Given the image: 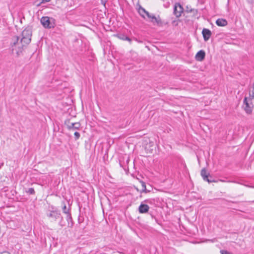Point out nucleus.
<instances>
[{
    "mask_svg": "<svg viewBox=\"0 0 254 254\" xmlns=\"http://www.w3.org/2000/svg\"><path fill=\"white\" fill-rule=\"evenodd\" d=\"M216 23L219 26H225L227 25L228 22L225 19L219 18L216 20Z\"/></svg>",
    "mask_w": 254,
    "mask_h": 254,
    "instance_id": "14",
    "label": "nucleus"
},
{
    "mask_svg": "<svg viewBox=\"0 0 254 254\" xmlns=\"http://www.w3.org/2000/svg\"><path fill=\"white\" fill-rule=\"evenodd\" d=\"M250 95L253 98H254V83L253 84L252 89L250 90Z\"/></svg>",
    "mask_w": 254,
    "mask_h": 254,
    "instance_id": "20",
    "label": "nucleus"
},
{
    "mask_svg": "<svg viewBox=\"0 0 254 254\" xmlns=\"http://www.w3.org/2000/svg\"><path fill=\"white\" fill-rule=\"evenodd\" d=\"M145 15L148 18L149 20L151 19V17L154 15L153 14H150L149 12L146 11Z\"/></svg>",
    "mask_w": 254,
    "mask_h": 254,
    "instance_id": "23",
    "label": "nucleus"
},
{
    "mask_svg": "<svg viewBox=\"0 0 254 254\" xmlns=\"http://www.w3.org/2000/svg\"><path fill=\"white\" fill-rule=\"evenodd\" d=\"M41 23L45 28H51L54 27L50 20V18L48 16H43L41 19Z\"/></svg>",
    "mask_w": 254,
    "mask_h": 254,
    "instance_id": "6",
    "label": "nucleus"
},
{
    "mask_svg": "<svg viewBox=\"0 0 254 254\" xmlns=\"http://www.w3.org/2000/svg\"><path fill=\"white\" fill-rule=\"evenodd\" d=\"M205 53L204 51L200 50L197 53L195 56V59L198 61H202L205 58Z\"/></svg>",
    "mask_w": 254,
    "mask_h": 254,
    "instance_id": "13",
    "label": "nucleus"
},
{
    "mask_svg": "<svg viewBox=\"0 0 254 254\" xmlns=\"http://www.w3.org/2000/svg\"><path fill=\"white\" fill-rule=\"evenodd\" d=\"M46 215L51 222L56 221L57 220L60 219L59 225L62 227L63 226L62 224V221L63 220V217L61 215L60 211L56 207L52 206L47 212Z\"/></svg>",
    "mask_w": 254,
    "mask_h": 254,
    "instance_id": "1",
    "label": "nucleus"
},
{
    "mask_svg": "<svg viewBox=\"0 0 254 254\" xmlns=\"http://www.w3.org/2000/svg\"><path fill=\"white\" fill-rule=\"evenodd\" d=\"M119 38L122 40H124V41H128L130 43H131V39L129 38L128 37L125 35H120L119 36Z\"/></svg>",
    "mask_w": 254,
    "mask_h": 254,
    "instance_id": "17",
    "label": "nucleus"
},
{
    "mask_svg": "<svg viewBox=\"0 0 254 254\" xmlns=\"http://www.w3.org/2000/svg\"><path fill=\"white\" fill-rule=\"evenodd\" d=\"M149 209L148 205L141 203L138 207V211L140 213H145L148 211Z\"/></svg>",
    "mask_w": 254,
    "mask_h": 254,
    "instance_id": "11",
    "label": "nucleus"
},
{
    "mask_svg": "<svg viewBox=\"0 0 254 254\" xmlns=\"http://www.w3.org/2000/svg\"><path fill=\"white\" fill-rule=\"evenodd\" d=\"M51 0H42L41 3L50 1Z\"/></svg>",
    "mask_w": 254,
    "mask_h": 254,
    "instance_id": "25",
    "label": "nucleus"
},
{
    "mask_svg": "<svg viewBox=\"0 0 254 254\" xmlns=\"http://www.w3.org/2000/svg\"><path fill=\"white\" fill-rule=\"evenodd\" d=\"M66 220L69 222L70 221H71L72 220V217H71V213L70 212L68 213V214H66Z\"/></svg>",
    "mask_w": 254,
    "mask_h": 254,
    "instance_id": "21",
    "label": "nucleus"
},
{
    "mask_svg": "<svg viewBox=\"0 0 254 254\" xmlns=\"http://www.w3.org/2000/svg\"><path fill=\"white\" fill-rule=\"evenodd\" d=\"M184 10L183 6L180 3L177 2L174 5L173 13L177 17H180Z\"/></svg>",
    "mask_w": 254,
    "mask_h": 254,
    "instance_id": "4",
    "label": "nucleus"
},
{
    "mask_svg": "<svg viewBox=\"0 0 254 254\" xmlns=\"http://www.w3.org/2000/svg\"><path fill=\"white\" fill-rule=\"evenodd\" d=\"M140 183H141V187H142V190L140 191V193H142V192L146 193L147 192H149V191H148L146 189L145 183L143 181H141Z\"/></svg>",
    "mask_w": 254,
    "mask_h": 254,
    "instance_id": "18",
    "label": "nucleus"
},
{
    "mask_svg": "<svg viewBox=\"0 0 254 254\" xmlns=\"http://www.w3.org/2000/svg\"><path fill=\"white\" fill-rule=\"evenodd\" d=\"M101 3L105 5V2H104L103 0H101Z\"/></svg>",
    "mask_w": 254,
    "mask_h": 254,
    "instance_id": "26",
    "label": "nucleus"
},
{
    "mask_svg": "<svg viewBox=\"0 0 254 254\" xmlns=\"http://www.w3.org/2000/svg\"><path fill=\"white\" fill-rule=\"evenodd\" d=\"M219 181L221 182H225L223 180H220Z\"/></svg>",
    "mask_w": 254,
    "mask_h": 254,
    "instance_id": "27",
    "label": "nucleus"
},
{
    "mask_svg": "<svg viewBox=\"0 0 254 254\" xmlns=\"http://www.w3.org/2000/svg\"><path fill=\"white\" fill-rule=\"evenodd\" d=\"M62 210L64 213L66 214L70 212V208H67L66 204L64 201L62 202Z\"/></svg>",
    "mask_w": 254,
    "mask_h": 254,
    "instance_id": "15",
    "label": "nucleus"
},
{
    "mask_svg": "<svg viewBox=\"0 0 254 254\" xmlns=\"http://www.w3.org/2000/svg\"><path fill=\"white\" fill-rule=\"evenodd\" d=\"M26 192L29 194H34L35 192L33 188H29L26 190Z\"/></svg>",
    "mask_w": 254,
    "mask_h": 254,
    "instance_id": "19",
    "label": "nucleus"
},
{
    "mask_svg": "<svg viewBox=\"0 0 254 254\" xmlns=\"http://www.w3.org/2000/svg\"><path fill=\"white\" fill-rule=\"evenodd\" d=\"M221 254H233L232 253H230L227 251L221 250L220 251Z\"/></svg>",
    "mask_w": 254,
    "mask_h": 254,
    "instance_id": "24",
    "label": "nucleus"
},
{
    "mask_svg": "<svg viewBox=\"0 0 254 254\" xmlns=\"http://www.w3.org/2000/svg\"><path fill=\"white\" fill-rule=\"evenodd\" d=\"M19 37L14 36L12 38V41L11 42V46L12 48V51L16 50L17 55H19V53H21L23 50L21 49V51H20L19 49L18 48V46H21L20 44V40H19Z\"/></svg>",
    "mask_w": 254,
    "mask_h": 254,
    "instance_id": "3",
    "label": "nucleus"
},
{
    "mask_svg": "<svg viewBox=\"0 0 254 254\" xmlns=\"http://www.w3.org/2000/svg\"><path fill=\"white\" fill-rule=\"evenodd\" d=\"M149 21L151 22L154 25H156L158 26H162L163 25V22L159 15L155 16L154 15L151 17V19L149 20Z\"/></svg>",
    "mask_w": 254,
    "mask_h": 254,
    "instance_id": "8",
    "label": "nucleus"
},
{
    "mask_svg": "<svg viewBox=\"0 0 254 254\" xmlns=\"http://www.w3.org/2000/svg\"><path fill=\"white\" fill-rule=\"evenodd\" d=\"M146 11H147L141 6H140L138 9V13L140 16L144 19L145 18V14H146Z\"/></svg>",
    "mask_w": 254,
    "mask_h": 254,
    "instance_id": "16",
    "label": "nucleus"
},
{
    "mask_svg": "<svg viewBox=\"0 0 254 254\" xmlns=\"http://www.w3.org/2000/svg\"><path fill=\"white\" fill-rule=\"evenodd\" d=\"M186 11L188 13H192L193 16L198 18V10L196 9L191 8L190 6H187L186 8Z\"/></svg>",
    "mask_w": 254,
    "mask_h": 254,
    "instance_id": "12",
    "label": "nucleus"
},
{
    "mask_svg": "<svg viewBox=\"0 0 254 254\" xmlns=\"http://www.w3.org/2000/svg\"><path fill=\"white\" fill-rule=\"evenodd\" d=\"M65 124L69 130L79 129L80 127V124L78 122L70 123L69 121H68L65 122Z\"/></svg>",
    "mask_w": 254,
    "mask_h": 254,
    "instance_id": "9",
    "label": "nucleus"
},
{
    "mask_svg": "<svg viewBox=\"0 0 254 254\" xmlns=\"http://www.w3.org/2000/svg\"><path fill=\"white\" fill-rule=\"evenodd\" d=\"M200 174L203 179L204 181L208 182V183L217 182V181H215L214 180L212 179V177L210 175L209 173L207 172V171L205 168H203L201 170Z\"/></svg>",
    "mask_w": 254,
    "mask_h": 254,
    "instance_id": "5",
    "label": "nucleus"
},
{
    "mask_svg": "<svg viewBox=\"0 0 254 254\" xmlns=\"http://www.w3.org/2000/svg\"><path fill=\"white\" fill-rule=\"evenodd\" d=\"M135 40L136 41H138V40H137V39H136V38H135Z\"/></svg>",
    "mask_w": 254,
    "mask_h": 254,
    "instance_id": "28",
    "label": "nucleus"
},
{
    "mask_svg": "<svg viewBox=\"0 0 254 254\" xmlns=\"http://www.w3.org/2000/svg\"><path fill=\"white\" fill-rule=\"evenodd\" d=\"M202 34L205 41H207L210 38L212 33L211 31L207 28H203L202 31Z\"/></svg>",
    "mask_w": 254,
    "mask_h": 254,
    "instance_id": "10",
    "label": "nucleus"
},
{
    "mask_svg": "<svg viewBox=\"0 0 254 254\" xmlns=\"http://www.w3.org/2000/svg\"><path fill=\"white\" fill-rule=\"evenodd\" d=\"M32 36V31L29 28H25L21 33V38H20V44L21 46H18L19 51L23 49L24 47H26L31 42Z\"/></svg>",
    "mask_w": 254,
    "mask_h": 254,
    "instance_id": "2",
    "label": "nucleus"
},
{
    "mask_svg": "<svg viewBox=\"0 0 254 254\" xmlns=\"http://www.w3.org/2000/svg\"><path fill=\"white\" fill-rule=\"evenodd\" d=\"M74 136H75V140H76L79 139V138L80 136V134L79 132L76 131L74 133Z\"/></svg>",
    "mask_w": 254,
    "mask_h": 254,
    "instance_id": "22",
    "label": "nucleus"
},
{
    "mask_svg": "<svg viewBox=\"0 0 254 254\" xmlns=\"http://www.w3.org/2000/svg\"><path fill=\"white\" fill-rule=\"evenodd\" d=\"M243 103L245 111L248 114H251L252 113V104L251 102L249 101L247 98L245 97Z\"/></svg>",
    "mask_w": 254,
    "mask_h": 254,
    "instance_id": "7",
    "label": "nucleus"
}]
</instances>
